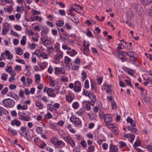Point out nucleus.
I'll use <instances>...</instances> for the list:
<instances>
[{"instance_id": "1", "label": "nucleus", "mask_w": 152, "mask_h": 152, "mask_svg": "<svg viewBox=\"0 0 152 152\" xmlns=\"http://www.w3.org/2000/svg\"><path fill=\"white\" fill-rule=\"evenodd\" d=\"M2 102L4 104V106L5 107H13L15 104V101L10 98L4 99L2 101Z\"/></svg>"}, {"instance_id": "2", "label": "nucleus", "mask_w": 152, "mask_h": 152, "mask_svg": "<svg viewBox=\"0 0 152 152\" xmlns=\"http://www.w3.org/2000/svg\"><path fill=\"white\" fill-rule=\"evenodd\" d=\"M70 121L76 126H81V121L79 118L75 115H72L70 119Z\"/></svg>"}, {"instance_id": "3", "label": "nucleus", "mask_w": 152, "mask_h": 152, "mask_svg": "<svg viewBox=\"0 0 152 152\" xmlns=\"http://www.w3.org/2000/svg\"><path fill=\"white\" fill-rule=\"evenodd\" d=\"M64 139L67 143L69 144L72 147L75 146V142L70 136H67L66 137H64Z\"/></svg>"}, {"instance_id": "4", "label": "nucleus", "mask_w": 152, "mask_h": 152, "mask_svg": "<svg viewBox=\"0 0 152 152\" xmlns=\"http://www.w3.org/2000/svg\"><path fill=\"white\" fill-rule=\"evenodd\" d=\"M118 56L121 60V61L124 62L127 60V58L126 57L127 55V53L124 51H118Z\"/></svg>"}, {"instance_id": "5", "label": "nucleus", "mask_w": 152, "mask_h": 152, "mask_svg": "<svg viewBox=\"0 0 152 152\" xmlns=\"http://www.w3.org/2000/svg\"><path fill=\"white\" fill-rule=\"evenodd\" d=\"M112 118L111 115L109 114H106L104 117V121L106 124L108 125V124H110L112 122Z\"/></svg>"}, {"instance_id": "6", "label": "nucleus", "mask_w": 152, "mask_h": 152, "mask_svg": "<svg viewBox=\"0 0 152 152\" xmlns=\"http://www.w3.org/2000/svg\"><path fill=\"white\" fill-rule=\"evenodd\" d=\"M47 94L50 97H55L56 96L54 90L51 88H49L48 89Z\"/></svg>"}, {"instance_id": "7", "label": "nucleus", "mask_w": 152, "mask_h": 152, "mask_svg": "<svg viewBox=\"0 0 152 152\" xmlns=\"http://www.w3.org/2000/svg\"><path fill=\"white\" fill-rule=\"evenodd\" d=\"M109 152H118V147L116 145L110 144L109 147Z\"/></svg>"}, {"instance_id": "8", "label": "nucleus", "mask_w": 152, "mask_h": 152, "mask_svg": "<svg viewBox=\"0 0 152 152\" xmlns=\"http://www.w3.org/2000/svg\"><path fill=\"white\" fill-rule=\"evenodd\" d=\"M11 124L13 126L16 125V126H19L21 124V123L17 119H15L12 121Z\"/></svg>"}, {"instance_id": "9", "label": "nucleus", "mask_w": 152, "mask_h": 152, "mask_svg": "<svg viewBox=\"0 0 152 152\" xmlns=\"http://www.w3.org/2000/svg\"><path fill=\"white\" fill-rule=\"evenodd\" d=\"M4 28L2 29V34L4 35L6 34L7 32L9 31V28L8 26H3Z\"/></svg>"}, {"instance_id": "10", "label": "nucleus", "mask_w": 152, "mask_h": 152, "mask_svg": "<svg viewBox=\"0 0 152 152\" xmlns=\"http://www.w3.org/2000/svg\"><path fill=\"white\" fill-rule=\"evenodd\" d=\"M73 99L72 97V94L71 93L69 94V95L66 96V101L71 103Z\"/></svg>"}, {"instance_id": "11", "label": "nucleus", "mask_w": 152, "mask_h": 152, "mask_svg": "<svg viewBox=\"0 0 152 152\" xmlns=\"http://www.w3.org/2000/svg\"><path fill=\"white\" fill-rule=\"evenodd\" d=\"M133 126H129L128 127V129L129 130L135 134H137V128H134Z\"/></svg>"}, {"instance_id": "12", "label": "nucleus", "mask_w": 152, "mask_h": 152, "mask_svg": "<svg viewBox=\"0 0 152 152\" xmlns=\"http://www.w3.org/2000/svg\"><path fill=\"white\" fill-rule=\"evenodd\" d=\"M35 104L39 110L41 109L43 107V104L40 101H37L36 102Z\"/></svg>"}, {"instance_id": "13", "label": "nucleus", "mask_w": 152, "mask_h": 152, "mask_svg": "<svg viewBox=\"0 0 152 152\" xmlns=\"http://www.w3.org/2000/svg\"><path fill=\"white\" fill-rule=\"evenodd\" d=\"M26 132H28L29 131L28 130H26V127L22 126L21 127L19 133L22 136H23V134Z\"/></svg>"}, {"instance_id": "14", "label": "nucleus", "mask_w": 152, "mask_h": 152, "mask_svg": "<svg viewBox=\"0 0 152 152\" xmlns=\"http://www.w3.org/2000/svg\"><path fill=\"white\" fill-rule=\"evenodd\" d=\"M91 84L92 91L96 92V84L93 80H91Z\"/></svg>"}, {"instance_id": "15", "label": "nucleus", "mask_w": 152, "mask_h": 152, "mask_svg": "<svg viewBox=\"0 0 152 152\" xmlns=\"http://www.w3.org/2000/svg\"><path fill=\"white\" fill-rule=\"evenodd\" d=\"M19 119L21 120L26 121H29L30 120L29 118H28V116L22 115L19 118Z\"/></svg>"}, {"instance_id": "16", "label": "nucleus", "mask_w": 152, "mask_h": 152, "mask_svg": "<svg viewBox=\"0 0 152 152\" xmlns=\"http://www.w3.org/2000/svg\"><path fill=\"white\" fill-rule=\"evenodd\" d=\"M90 94L91 95L89 96V97L91 99V101L92 102H96V96L93 93Z\"/></svg>"}, {"instance_id": "17", "label": "nucleus", "mask_w": 152, "mask_h": 152, "mask_svg": "<svg viewBox=\"0 0 152 152\" xmlns=\"http://www.w3.org/2000/svg\"><path fill=\"white\" fill-rule=\"evenodd\" d=\"M141 3L144 5H147L152 2V0H140Z\"/></svg>"}, {"instance_id": "18", "label": "nucleus", "mask_w": 152, "mask_h": 152, "mask_svg": "<svg viewBox=\"0 0 152 152\" xmlns=\"http://www.w3.org/2000/svg\"><path fill=\"white\" fill-rule=\"evenodd\" d=\"M48 64V63L46 62H44L40 63L39 64V66L41 69H44L47 67Z\"/></svg>"}, {"instance_id": "19", "label": "nucleus", "mask_w": 152, "mask_h": 152, "mask_svg": "<svg viewBox=\"0 0 152 152\" xmlns=\"http://www.w3.org/2000/svg\"><path fill=\"white\" fill-rule=\"evenodd\" d=\"M67 53L71 56H74L77 54V52L75 50H72L71 51L67 52Z\"/></svg>"}, {"instance_id": "20", "label": "nucleus", "mask_w": 152, "mask_h": 152, "mask_svg": "<svg viewBox=\"0 0 152 152\" xmlns=\"http://www.w3.org/2000/svg\"><path fill=\"white\" fill-rule=\"evenodd\" d=\"M48 31L49 28H48L46 26H44L43 27L42 31L41 33V34L42 35V32H43L45 33V34H47L48 33Z\"/></svg>"}, {"instance_id": "21", "label": "nucleus", "mask_w": 152, "mask_h": 152, "mask_svg": "<svg viewBox=\"0 0 152 152\" xmlns=\"http://www.w3.org/2000/svg\"><path fill=\"white\" fill-rule=\"evenodd\" d=\"M55 145H56L58 146V147H57V148H58L59 146H61L63 143V142L61 140H58L56 142H52Z\"/></svg>"}, {"instance_id": "22", "label": "nucleus", "mask_w": 152, "mask_h": 152, "mask_svg": "<svg viewBox=\"0 0 152 152\" xmlns=\"http://www.w3.org/2000/svg\"><path fill=\"white\" fill-rule=\"evenodd\" d=\"M81 86H78L77 85H75L74 88V90L76 92L78 93L81 90Z\"/></svg>"}, {"instance_id": "23", "label": "nucleus", "mask_w": 152, "mask_h": 152, "mask_svg": "<svg viewBox=\"0 0 152 152\" xmlns=\"http://www.w3.org/2000/svg\"><path fill=\"white\" fill-rule=\"evenodd\" d=\"M71 65L72 66V69L75 70H78V69L79 67V65L76 64H71Z\"/></svg>"}, {"instance_id": "24", "label": "nucleus", "mask_w": 152, "mask_h": 152, "mask_svg": "<svg viewBox=\"0 0 152 152\" xmlns=\"http://www.w3.org/2000/svg\"><path fill=\"white\" fill-rule=\"evenodd\" d=\"M126 53L127 55L129 56L130 57V58L134 57L136 54V53L133 52L129 51L128 52H127Z\"/></svg>"}, {"instance_id": "25", "label": "nucleus", "mask_w": 152, "mask_h": 152, "mask_svg": "<svg viewBox=\"0 0 152 152\" xmlns=\"http://www.w3.org/2000/svg\"><path fill=\"white\" fill-rule=\"evenodd\" d=\"M8 130L13 135H16L18 134L16 130L12 129L11 128L9 127L8 129Z\"/></svg>"}, {"instance_id": "26", "label": "nucleus", "mask_w": 152, "mask_h": 152, "mask_svg": "<svg viewBox=\"0 0 152 152\" xmlns=\"http://www.w3.org/2000/svg\"><path fill=\"white\" fill-rule=\"evenodd\" d=\"M124 81L126 83L127 85L132 88H133V86L132 84L131 81L130 79H125Z\"/></svg>"}, {"instance_id": "27", "label": "nucleus", "mask_w": 152, "mask_h": 152, "mask_svg": "<svg viewBox=\"0 0 152 152\" xmlns=\"http://www.w3.org/2000/svg\"><path fill=\"white\" fill-rule=\"evenodd\" d=\"M42 43H44V45L47 47L46 45L51 44V42L48 39H45L44 41H43Z\"/></svg>"}, {"instance_id": "28", "label": "nucleus", "mask_w": 152, "mask_h": 152, "mask_svg": "<svg viewBox=\"0 0 152 152\" xmlns=\"http://www.w3.org/2000/svg\"><path fill=\"white\" fill-rule=\"evenodd\" d=\"M47 106L48 107V110L50 111H52L54 110V107L51 104H48Z\"/></svg>"}, {"instance_id": "29", "label": "nucleus", "mask_w": 152, "mask_h": 152, "mask_svg": "<svg viewBox=\"0 0 152 152\" xmlns=\"http://www.w3.org/2000/svg\"><path fill=\"white\" fill-rule=\"evenodd\" d=\"M129 137L131 138L130 142L132 143L134 141L135 138V135L132 134H129L128 135Z\"/></svg>"}, {"instance_id": "30", "label": "nucleus", "mask_w": 152, "mask_h": 152, "mask_svg": "<svg viewBox=\"0 0 152 152\" xmlns=\"http://www.w3.org/2000/svg\"><path fill=\"white\" fill-rule=\"evenodd\" d=\"M36 131L37 132L38 134H42L43 133L42 129L41 127H37L36 129Z\"/></svg>"}, {"instance_id": "31", "label": "nucleus", "mask_w": 152, "mask_h": 152, "mask_svg": "<svg viewBox=\"0 0 152 152\" xmlns=\"http://www.w3.org/2000/svg\"><path fill=\"white\" fill-rule=\"evenodd\" d=\"M52 116L51 114L49 112H48L47 114L45 115L44 118L46 119H49L52 118Z\"/></svg>"}, {"instance_id": "32", "label": "nucleus", "mask_w": 152, "mask_h": 152, "mask_svg": "<svg viewBox=\"0 0 152 152\" xmlns=\"http://www.w3.org/2000/svg\"><path fill=\"white\" fill-rule=\"evenodd\" d=\"M142 99L146 103H149L150 102V97L146 96H145L144 98H143Z\"/></svg>"}, {"instance_id": "33", "label": "nucleus", "mask_w": 152, "mask_h": 152, "mask_svg": "<svg viewBox=\"0 0 152 152\" xmlns=\"http://www.w3.org/2000/svg\"><path fill=\"white\" fill-rule=\"evenodd\" d=\"M86 90L85 89H84L83 90V95H85L86 96H88V97L91 95V94L92 93L88 91H86V92H85Z\"/></svg>"}, {"instance_id": "34", "label": "nucleus", "mask_w": 152, "mask_h": 152, "mask_svg": "<svg viewBox=\"0 0 152 152\" xmlns=\"http://www.w3.org/2000/svg\"><path fill=\"white\" fill-rule=\"evenodd\" d=\"M94 147L93 145H91L88 147V152H94Z\"/></svg>"}, {"instance_id": "35", "label": "nucleus", "mask_w": 152, "mask_h": 152, "mask_svg": "<svg viewBox=\"0 0 152 152\" xmlns=\"http://www.w3.org/2000/svg\"><path fill=\"white\" fill-rule=\"evenodd\" d=\"M81 74L82 76V79L83 81L86 79V77H87V75L86 72L84 71H82Z\"/></svg>"}, {"instance_id": "36", "label": "nucleus", "mask_w": 152, "mask_h": 152, "mask_svg": "<svg viewBox=\"0 0 152 152\" xmlns=\"http://www.w3.org/2000/svg\"><path fill=\"white\" fill-rule=\"evenodd\" d=\"M112 108L115 109L117 108V104L114 101H112L111 102Z\"/></svg>"}, {"instance_id": "37", "label": "nucleus", "mask_w": 152, "mask_h": 152, "mask_svg": "<svg viewBox=\"0 0 152 152\" xmlns=\"http://www.w3.org/2000/svg\"><path fill=\"white\" fill-rule=\"evenodd\" d=\"M72 106L74 109H77L79 106V104L78 102H75L73 103Z\"/></svg>"}, {"instance_id": "38", "label": "nucleus", "mask_w": 152, "mask_h": 152, "mask_svg": "<svg viewBox=\"0 0 152 152\" xmlns=\"http://www.w3.org/2000/svg\"><path fill=\"white\" fill-rule=\"evenodd\" d=\"M16 53L18 55H21L23 53V50L20 48L18 47Z\"/></svg>"}, {"instance_id": "39", "label": "nucleus", "mask_w": 152, "mask_h": 152, "mask_svg": "<svg viewBox=\"0 0 152 152\" xmlns=\"http://www.w3.org/2000/svg\"><path fill=\"white\" fill-rule=\"evenodd\" d=\"M64 22L62 20H59L56 23V25L58 27H61L64 25Z\"/></svg>"}, {"instance_id": "40", "label": "nucleus", "mask_w": 152, "mask_h": 152, "mask_svg": "<svg viewBox=\"0 0 152 152\" xmlns=\"http://www.w3.org/2000/svg\"><path fill=\"white\" fill-rule=\"evenodd\" d=\"M8 76L7 74H6L5 73H3L2 74L1 76V79L2 80L5 81L7 80V77Z\"/></svg>"}, {"instance_id": "41", "label": "nucleus", "mask_w": 152, "mask_h": 152, "mask_svg": "<svg viewBox=\"0 0 152 152\" xmlns=\"http://www.w3.org/2000/svg\"><path fill=\"white\" fill-rule=\"evenodd\" d=\"M32 12L33 13V15H39L40 14V12L39 11H37L34 9H32Z\"/></svg>"}, {"instance_id": "42", "label": "nucleus", "mask_w": 152, "mask_h": 152, "mask_svg": "<svg viewBox=\"0 0 152 152\" xmlns=\"http://www.w3.org/2000/svg\"><path fill=\"white\" fill-rule=\"evenodd\" d=\"M119 144H120V146L119 147L120 148H123L126 146V143L123 141H120L119 142Z\"/></svg>"}, {"instance_id": "43", "label": "nucleus", "mask_w": 152, "mask_h": 152, "mask_svg": "<svg viewBox=\"0 0 152 152\" xmlns=\"http://www.w3.org/2000/svg\"><path fill=\"white\" fill-rule=\"evenodd\" d=\"M23 39L20 41L21 44L22 45H24L26 44V37L25 36L23 37Z\"/></svg>"}, {"instance_id": "44", "label": "nucleus", "mask_w": 152, "mask_h": 152, "mask_svg": "<svg viewBox=\"0 0 152 152\" xmlns=\"http://www.w3.org/2000/svg\"><path fill=\"white\" fill-rule=\"evenodd\" d=\"M59 14L62 16L65 15L66 12L64 10H59L58 11Z\"/></svg>"}, {"instance_id": "45", "label": "nucleus", "mask_w": 152, "mask_h": 152, "mask_svg": "<svg viewBox=\"0 0 152 152\" xmlns=\"http://www.w3.org/2000/svg\"><path fill=\"white\" fill-rule=\"evenodd\" d=\"M15 61L16 62L22 64H25V61L23 60L22 59H15Z\"/></svg>"}, {"instance_id": "46", "label": "nucleus", "mask_w": 152, "mask_h": 152, "mask_svg": "<svg viewBox=\"0 0 152 152\" xmlns=\"http://www.w3.org/2000/svg\"><path fill=\"white\" fill-rule=\"evenodd\" d=\"M39 56L42 57L43 59H47V54L44 53H42L40 54Z\"/></svg>"}, {"instance_id": "47", "label": "nucleus", "mask_w": 152, "mask_h": 152, "mask_svg": "<svg viewBox=\"0 0 152 152\" xmlns=\"http://www.w3.org/2000/svg\"><path fill=\"white\" fill-rule=\"evenodd\" d=\"M140 144V141L138 140L137 141H136L135 142L134 144L133 145V146L134 148H136V147L139 146Z\"/></svg>"}, {"instance_id": "48", "label": "nucleus", "mask_w": 152, "mask_h": 152, "mask_svg": "<svg viewBox=\"0 0 152 152\" xmlns=\"http://www.w3.org/2000/svg\"><path fill=\"white\" fill-rule=\"evenodd\" d=\"M0 109H1V110L2 111V113L3 112H4V114L6 115V113H7V114H8V111L6 109L3 108L2 107L0 106Z\"/></svg>"}, {"instance_id": "49", "label": "nucleus", "mask_w": 152, "mask_h": 152, "mask_svg": "<svg viewBox=\"0 0 152 152\" xmlns=\"http://www.w3.org/2000/svg\"><path fill=\"white\" fill-rule=\"evenodd\" d=\"M60 69H62V68H60V67H55V74L56 75H58V74H57V72H59Z\"/></svg>"}, {"instance_id": "50", "label": "nucleus", "mask_w": 152, "mask_h": 152, "mask_svg": "<svg viewBox=\"0 0 152 152\" xmlns=\"http://www.w3.org/2000/svg\"><path fill=\"white\" fill-rule=\"evenodd\" d=\"M12 67L11 66H8L7 69H6V71L7 72H8L9 74H10L12 71Z\"/></svg>"}, {"instance_id": "51", "label": "nucleus", "mask_w": 152, "mask_h": 152, "mask_svg": "<svg viewBox=\"0 0 152 152\" xmlns=\"http://www.w3.org/2000/svg\"><path fill=\"white\" fill-rule=\"evenodd\" d=\"M10 34L11 35L17 37H18L19 36L17 32H14V31L12 30H11V31Z\"/></svg>"}, {"instance_id": "52", "label": "nucleus", "mask_w": 152, "mask_h": 152, "mask_svg": "<svg viewBox=\"0 0 152 152\" xmlns=\"http://www.w3.org/2000/svg\"><path fill=\"white\" fill-rule=\"evenodd\" d=\"M85 87L86 88H89V84L88 81L87 80H86L85 81L84 83Z\"/></svg>"}, {"instance_id": "53", "label": "nucleus", "mask_w": 152, "mask_h": 152, "mask_svg": "<svg viewBox=\"0 0 152 152\" xmlns=\"http://www.w3.org/2000/svg\"><path fill=\"white\" fill-rule=\"evenodd\" d=\"M13 9L12 6V5H10L7 8V11L8 12L11 13Z\"/></svg>"}, {"instance_id": "54", "label": "nucleus", "mask_w": 152, "mask_h": 152, "mask_svg": "<svg viewBox=\"0 0 152 152\" xmlns=\"http://www.w3.org/2000/svg\"><path fill=\"white\" fill-rule=\"evenodd\" d=\"M19 95L20 98H23L24 97V91L20 89L19 94Z\"/></svg>"}, {"instance_id": "55", "label": "nucleus", "mask_w": 152, "mask_h": 152, "mask_svg": "<svg viewBox=\"0 0 152 152\" xmlns=\"http://www.w3.org/2000/svg\"><path fill=\"white\" fill-rule=\"evenodd\" d=\"M86 35H87V36H88V37H94L92 35V33H91V32L89 31H88L86 33Z\"/></svg>"}, {"instance_id": "56", "label": "nucleus", "mask_w": 152, "mask_h": 152, "mask_svg": "<svg viewBox=\"0 0 152 152\" xmlns=\"http://www.w3.org/2000/svg\"><path fill=\"white\" fill-rule=\"evenodd\" d=\"M8 89L7 87L4 88L1 91V93L3 94H6L8 92Z\"/></svg>"}, {"instance_id": "57", "label": "nucleus", "mask_w": 152, "mask_h": 152, "mask_svg": "<svg viewBox=\"0 0 152 152\" xmlns=\"http://www.w3.org/2000/svg\"><path fill=\"white\" fill-rule=\"evenodd\" d=\"M53 71V69L52 66L50 65L48 69V72L50 74H52Z\"/></svg>"}, {"instance_id": "58", "label": "nucleus", "mask_w": 152, "mask_h": 152, "mask_svg": "<svg viewBox=\"0 0 152 152\" xmlns=\"http://www.w3.org/2000/svg\"><path fill=\"white\" fill-rule=\"evenodd\" d=\"M14 69L16 71H20L21 70V67L19 65H16Z\"/></svg>"}, {"instance_id": "59", "label": "nucleus", "mask_w": 152, "mask_h": 152, "mask_svg": "<svg viewBox=\"0 0 152 152\" xmlns=\"http://www.w3.org/2000/svg\"><path fill=\"white\" fill-rule=\"evenodd\" d=\"M41 54L40 51L38 49L36 50L34 53V54L38 56H39L40 55L39 54Z\"/></svg>"}, {"instance_id": "60", "label": "nucleus", "mask_w": 152, "mask_h": 152, "mask_svg": "<svg viewBox=\"0 0 152 152\" xmlns=\"http://www.w3.org/2000/svg\"><path fill=\"white\" fill-rule=\"evenodd\" d=\"M35 82L37 83V80H40V77L39 74H36L35 75Z\"/></svg>"}, {"instance_id": "61", "label": "nucleus", "mask_w": 152, "mask_h": 152, "mask_svg": "<svg viewBox=\"0 0 152 152\" xmlns=\"http://www.w3.org/2000/svg\"><path fill=\"white\" fill-rule=\"evenodd\" d=\"M14 28L16 30L19 31H20L22 29L21 26L18 25H16L14 27Z\"/></svg>"}, {"instance_id": "62", "label": "nucleus", "mask_w": 152, "mask_h": 152, "mask_svg": "<svg viewBox=\"0 0 152 152\" xmlns=\"http://www.w3.org/2000/svg\"><path fill=\"white\" fill-rule=\"evenodd\" d=\"M65 28L67 30H70L72 28V27L68 23H65Z\"/></svg>"}, {"instance_id": "63", "label": "nucleus", "mask_w": 152, "mask_h": 152, "mask_svg": "<svg viewBox=\"0 0 152 152\" xmlns=\"http://www.w3.org/2000/svg\"><path fill=\"white\" fill-rule=\"evenodd\" d=\"M63 54L60 53H58L57 55V59H59L63 57Z\"/></svg>"}, {"instance_id": "64", "label": "nucleus", "mask_w": 152, "mask_h": 152, "mask_svg": "<svg viewBox=\"0 0 152 152\" xmlns=\"http://www.w3.org/2000/svg\"><path fill=\"white\" fill-rule=\"evenodd\" d=\"M146 148L150 152H152V145H147Z\"/></svg>"}]
</instances>
